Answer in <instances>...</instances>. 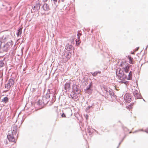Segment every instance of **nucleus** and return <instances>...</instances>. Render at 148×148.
Segmentation results:
<instances>
[{
    "mask_svg": "<svg viewBox=\"0 0 148 148\" xmlns=\"http://www.w3.org/2000/svg\"><path fill=\"white\" fill-rule=\"evenodd\" d=\"M13 44V42L12 40H10V42H8L5 45H4L2 47L1 46V49L0 52H2L3 51L7 52L10 49V47H11Z\"/></svg>",
    "mask_w": 148,
    "mask_h": 148,
    "instance_id": "obj_3",
    "label": "nucleus"
},
{
    "mask_svg": "<svg viewBox=\"0 0 148 148\" xmlns=\"http://www.w3.org/2000/svg\"><path fill=\"white\" fill-rule=\"evenodd\" d=\"M140 130H137V131H135L134 132L135 133V132H138V131H139Z\"/></svg>",
    "mask_w": 148,
    "mask_h": 148,
    "instance_id": "obj_41",
    "label": "nucleus"
},
{
    "mask_svg": "<svg viewBox=\"0 0 148 148\" xmlns=\"http://www.w3.org/2000/svg\"><path fill=\"white\" fill-rule=\"evenodd\" d=\"M81 34H80V33H78L77 34V36H81Z\"/></svg>",
    "mask_w": 148,
    "mask_h": 148,
    "instance_id": "obj_35",
    "label": "nucleus"
},
{
    "mask_svg": "<svg viewBox=\"0 0 148 148\" xmlns=\"http://www.w3.org/2000/svg\"><path fill=\"white\" fill-rule=\"evenodd\" d=\"M22 29L21 28L19 29L18 31L16 33L17 35L18 36L20 35L22 33Z\"/></svg>",
    "mask_w": 148,
    "mask_h": 148,
    "instance_id": "obj_21",
    "label": "nucleus"
},
{
    "mask_svg": "<svg viewBox=\"0 0 148 148\" xmlns=\"http://www.w3.org/2000/svg\"><path fill=\"white\" fill-rule=\"evenodd\" d=\"M3 80V78L2 76H0V88L2 86V84L3 82L2 81Z\"/></svg>",
    "mask_w": 148,
    "mask_h": 148,
    "instance_id": "obj_24",
    "label": "nucleus"
},
{
    "mask_svg": "<svg viewBox=\"0 0 148 148\" xmlns=\"http://www.w3.org/2000/svg\"><path fill=\"white\" fill-rule=\"evenodd\" d=\"M121 65L126 73H127L129 71V68L131 66L130 65L127 63L126 61L122 62L121 64Z\"/></svg>",
    "mask_w": 148,
    "mask_h": 148,
    "instance_id": "obj_6",
    "label": "nucleus"
},
{
    "mask_svg": "<svg viewBox=\"0 0 148 148\" xmlns=\"http://www.w3.org/2000/svg\"><path fill=\"white\" fill-rule=\"evenodd\" d=\"M48 0H43V1L44 2H47ZM50 0H49V2Z\"/></svg>",
    "mask_w": 148,
    "mask_h": 148,
    "instance_id": "obj_36",
    "label": "nucleus"
},
{
    "mask_svg": "<svg viewBox=\"0 0 148 148\" xmlns=\"http://www.w3.org/2000/svg\"><path fill=\"white\" fill-rule=\"evenodd\" d=\"M116 75L118 77V79L121 80L120 81L121 83H124L125 84L127 83V81H124L125 79L127 78V79L130 80L132 79V72L131 71H130L127 77V75H126L124 74L123 71L120 68H118L116 69Z\"/></svg>",
    "mask_w": 148,
    "mask_h": 148,
    "instance_id": "obj_1",
    "label": "nucleus"
},
{
    "mask_svg": "<svg viewBox=\"0 0 148 148\" xmlns=\"http://www.w3.org/2000/svg\"><path fill=\"white\" fill-rule=\"evenodd\" d=\"M42 8H43L44 11H48L51 9H53L52 8V7L51 6H49L47 3H44Z\"/></svg>",
    "mask_w": 148,
    "mask_h": 148,
    "instance_id": "obj_7",
    "label": "nucleus"
},
{
    "mask_svg": "<svg viewBox=\"0 0 148 148\" xmlns=\"http://www.w3.org/2000/svg\"><path fill=\"white\" fill-rule=\"evenodd\" d=\"M9 84L10 85V86L13 85L14 84V80L11 79H10L8 81Z\"/></svg>",
    "mask_w": 148,
    "mask_h": 148,
    "instance_id": "obj_18",
    "label": "nucleus"
},
{
    "mask_svg": "<svg viewBox=\"0 0 148 148\" xmlns=\"http://www.w3.org/2000/svg\"><path fill=\"white\" fill-rule=\"evenodd\" d=\"M121 142H120V143H119V145L121 144Z\"/></svg>",
    "mask_w": 148,
    "mask_h": 148,
    "instance_id": "obj_42",
    "label": "nucleus"
},
{
    "mask_svg": "<svg viewBox=\"0 0 148 148\" xmlns=\"http://www.w3.org/2000/svg\"><path fill=\"white\" fill-rule=\"evenodd\" d=\"M16 134H14L12 133V130H10L8 131L7 137L9 141L12 142H15V139L14 138L15 136H16Z\"/></svg>",
    "mask_w": 148,
    "mask_h": 148,
    "instance_id": "obj_4",
    "label": "nucleus"
},
{
    "mask_svg": "<svg viewBox=\"0 0 148 148\" xmlns=\"http://www.w3.org/2000/svg\"><path fill=\"white\" fill-rule=\"evenodd\" d=\"M42 100H39L38 102V105H42Z\"/></svg>",
    "mask_w": 148,
    "mask_h": 148,
    "instance_id": "obj_28",
    "label": "nucleus"
},
{
    "mask_svg": "<svg viewBox=\"0 0 148 148\" xmlns=\"http://www.w3.org/2000/svg\"><path fill=\"white\" fill-rule=\"evenodd\" d=\"M88 132L89 133H91V129L90 128H88Z\"/></svg>",
    "mask_w": 148,
    "mask_h": 148,
    "instance_id": "obj_31",
    "label": "nucleus"
},
{
    "mask_svg": "<svg viewBox=\"0 0 148 148\" xmlns=\"http://www.w3.org/2000/svg\"><path fill=\"white\" fill-rule=\"evenodd\" d=\"M145 132H147V133H148V129L147 130H146L145 131Z\"/></svg>",
    "mask_w": 148,
    "mask_h": 148,
    "instance_id": "obj_39",
    "label": "nucleus"
},
{
    "mask_svg": "<svg viewBox=\"0 0 148 148\" xmlns=\"http://www.w3.org/2000/svg\"><path fill=\"white\" fill-rule=\"evenodd\" d=\"M61 116H62L63 117H66L64 113H63Z\"/></svg>",
    "mask_w": 148,
    "mask_h": 148,
    "instance_id": "obj_33",
    "label": "nucleus"
},
{
    "mask_svg": "<svg viewBox=\"0 0 148 148\" xmlns=\"http://www.w3.org/2000/svg\"><path fill=\"white\" fill-rule=\"evenodd\" d=\"M101 73V72L100 71H96L92 73V74L93 76L95 77L98 74H100Z\"/></svg>",
    "mask_w": 148,
    "mask_h": 148,
    "instance_id": "obj_20",
    "label": "nucleus"
},
{
    "mask_svg": "<svg viewBox=\"0 0 148 148\" xmlns=\"http://www.w3.org/2000/svg\"><path fill=\"white\" fill-rule=\"evenodd\" d=\"M92 83H90L89 85V87H88L86 90V92L89 94H90L92 92Z\"/></svg>",
    "mask_w": 148,
    "mask_h": 148,
    "instance_id": "obj_12",
    "label": "nucleus"
},
{
    "mask_svg": "<svg viewBox=\"0 0 148 148\" xmlns=\"http://www.w3.org/2000/svg\"><path fill=\"white\" fill-rule=\"evenodd\" d=\"M88 117V116H87V117H86V119H87Z\"/></svg>",
    "mask_w": 148,
    "mask_h": 148,
    "instance_id": "obj_43",
    "label": "nucleus"
},
{
    "mask_svg": "<svg viewBox=\"0 0 148 148\" xmlns=\"http://www.w3.org/2000/svg\"><path fill=\"white\" fill-rule=\"evenodd\" d=\"M2 43L1 42H0V49H1V46L2 45Z\"/></svg>",
    "mask_w": 148,
    "mask_h": 148,
    "instance_id": "obj_37",
    "label": "nucleus"
},
{
    "mask_svg": "<svg viewBox=\"0 0 148 148\" xmlns=\"http://www.w3.org/2000/svg\"><path fill=\"white\" fill-rule=\"evenodd\" d=\"M133 93L135 99H138L140 98L141 96L139 94L138 90H134L133 92Z\"/></svg>",
    "mask_w": 148,
    "mask_h": 148,
    "instance_id": "obj_11",
    "label": "nucleus"
},
{
    "mask_svg": "<svg viewBox=\"0 0 148 148\" xmlns=\"http://www.w3.org/2000/svg\"><path fill=\"white\" fill-rule=\"evenodd\" d=\"M94 130L95 131H96V130Z\"/></svg>",
    "mask_w": 148,
    "mask_h": 148,
    "instance_id": "obj_44",
    "label": "nucleus"
},
{
    "mask_svg": "<svg viewBox=\"0 0 148 148\" xmlns=\"http://www.w3.org/2000/svg\"><path fill=\"white\" fill-rule=\"evenodd\" d=\"M110 96L112 98V97H115L114 93L113 92L112 90H111L110 91Z\"/></svg>",
    "mask_w": 148,
    "mask_h": 148,
    "instance_id": "obj_22",
    "label": "nucleus"
},
{
    "mask_svg": "<svg viewBox=\"0 0 148 148\" xmlns=\"http://www.w3.org/2000/svg\"><path fill=\"white\" fill-rule=\"evenodd\" d=\"M8 98L6 97H4L3 99H2V101L5 103H6L7 102H8Z\"/></svg>",
    "mask_w": 148,
    "mask_h": 148,
    "instance_id": "obj_19",
    "label": "nucleus"
},
{
    "mask_svg": "<svg viewBox=\"0 0 148 148\" xmlns=\"http://www.w3.org/2000/svg\"><path fill=\"white\" fill-rule=\"evenodd\" d=\"M42 103L44 104H47L49 102V99H47L45 97H43L42 98Z\"/></svg>",
    "mask_w": 148,
    "mask_h": 148,
    "instance_id": "obj_16",
    "label": "nucleus"
},
{
    "mask_svg": "<svg viewBox=\"0 0 148 148\" xmlns=\"http://www.w3.org/2000/svg\"><path fill=\"white\" fill-rule=\"evenodd\" d=\"M139 47H138L136 49V51H137L139 49Z\"/></svg>",
    "mask_w": 148,
    "mask_h": 148,
    "instance_id": "obj_38",
    "label": "nucleus"
},
{
    "mask_svg": "<svg viewBox=\"0 0 148 148\" xmlns=\"http://www.w3.org/2000/svg\"><path fill=\"white\" fill-rule=\"evenodd\" d=\"M76 44L77 45H79L80 43V40H78V41L76 40Z\"/></svg>",
    "mask_w": 148,
    "mask_h": 148,
    "instance_id": "obj_30",
    "label": "nucleus"
},
{
    "mask_svg": "<svg viewBox=\"0 0 148 148\" xmlns=\"http://www.w3.org/2000/svg\"><path fill=\"white\" fill-rule=\"evenodd\" d=\"M17 127L16 125H14L12 126V133L14 134H16L17 132Z\"/></svg>",
    "mask_w": 148,
    "mask_h": 148,
    "instance_id": "obj_14",
    "label": "nucleus"
},
{
    "mask_svg": "<svg viewBox=\"0 0 148 148\" xmlns=\"http://www.w3.org/2000/svg\"><path fill=\"white\" fill-rule=\"evenodd\" d=\"M5 65V63L2 60H0V68L3 67Z\"/></svg>",
    "mask_w": 148,
    "mask_h": 148,
    "instance_id": "obj_23",
    "label": "nucleus"
},
{
    "mask_svg": "<svg viewBox=\"0 0 148 148\" xmlns=\"http://www.w3.org/2000/svg\"><path fill=\"white\" fill-rule=\"evenodd\" d=\"M65 48L68 51H70L72 49L73 46L71 45L67 44L65 46Z\"/></svg>",
    "mask_w": 148,
    "mask_h": 148,
    "instance_id": "obj_15",
    "label": "nucleus"
},
{
    "mask_svg": "<svg viewBox=\"0 0 148 148\" xmlns=\"http://www.w3.org/2000/svg\"><path fill=\"white\" fill-rule=\"evenodd\" d=\"M80 36H77V38H78V39H79V38H80Z\"/></svg>",
    "mask_w": 148,
    "mask_h": 148,
    "instance_id": "obj_40",
    "label": "nucleus"
},
{
    "mask_svg": "<svg viewBox=\"0 0 148 148\" xmlns=\"http://www.w3.org/2000/svg\"><path fill=\"white\" fill-rule=\"evenodd\" d=\"M71 94L70 96L74 99H76L77 97V95L79 94V89L78 88L77 86L75 84H73L72 86V90L71 91Z\"/></svg>",
    "mask_w": 148,
    "mask_h": 148,
    "instance_id": "obj_2",
    "label": "nucleus"
},
{
    "mask_svg": "<svg viewBox=\"0 0 148 148\" xmlns=\"http://www.w3.org/2000/svg\"><path fill=\"white\" fill-rule=\"evenodd\" d=\"M3 40H4V41H5L6 40H8V38H6V37L5 36H3L2 38Z\"/></svg>",
    "mask_w": 148,
    "mask_h": 148,
    "instance_id": "obj_27",
    "label": "nucleus"
},
{
    "mask_svg": "<svg viewBox=\"0 0 148 148\" xmlns=\"http://www.w3.org/2000/svg\"><path fill=\"white\" fill-rule=\"evenodd\" d=\"M64 56L66 57V59L67 60L69 59L71 56V53L69 52H65L64 54Z\"/></svg>",
    "mask_w": 148,
    "mask_h": 148,
    "instance_id": "obj_13",
    "label": "nucleus"
},
{
    "mask_svg": "<svg viewBox=\"0 0 148 148\" xmlns=\"http://www.w3.org/2000/svg\"><path fill=\"white\" fill-rule=\"evenodd\" d=\"M64 89L65 92H70L71 88L70 87V84L69 83L66 82L64 85Z\"/></svg>",
    "mask_w": 148,
    "mask_h": 148,
    "instance_id": "obj_9",
    "label": "nucleus"
},
{
    "mask_svg": "<svg viewBox=\"0 0 148 148\" xmlns=\"http://www.w3.org/2000/svg\"><path fill=\"white\" fill-rule=\"evenodd\" d=\"M91 107H92L91 106H88V107L87 108V109H90V108H91Z\"/></svg>",
    "mask_w": 148,
    "mask_h": 148,
    "instance_id": "obj_34",
    "label": "nucleus"
},
{
    "mask_svg": "<svg viewBox=\"0 0 148 148\" xmlns=\"http://www.w3.org/2000/svg\"><path fill=\"white\" fill-rule=\"evenodd\" d=\"M101 88L103 92V96H105L106 98L110 96V90L109 89H108L104 86H101Z\"/></svg>",
    "mask_w": 148,
    "mask_h": 148,
    "instance_id": "obj_5",
    "label": "nucleus"
},
{
    "mask_svg": "<svg viewBox=\"0 0 148 148\" xmlns=\"http://www.w3.org/2000/svg\"><path fill=\"white\" fill-rule=\"evenodd\" d=\"M4 143L5 144H7L8 143V141L7 140H4Z\"/></svg>",
    "mask_w": 148,
    "mask_h": 148,
    "instance_id": "obj_32",
    "label": "nucleus"
},
{
    "mask_svg": "<svg viewBox=\"0 0 148 148\" xmlns=\"http://www.w3.org/2000/svg\"><path fill=\"white\" fill-rule=\"evenodd\" d=\"M128 59L129 60V63L130 64H133V63L132 62L133 58H131V57H129Z\"/></svg>",
    "mask_w": 148,
    "mask_h": 148,
    "instance_id": "obj_25",
    "label": "nucleus"
},
{
    "mask_svg": "<svg viewBox=\"0 0 148 148\" xmlns=\"http://www.w3.org/2000/svg\"><path fill=\"white\" fill-rule=\"evenodd\" d=\"M44 97H45L46 98H47V99H49L50 97V95L49 94H46L45 96Z\"/></svg>",
    "mask_w": 148,
    "mask_h": 148,
    "instance_id": "obj_29",
    "label": "nucleus"
},
{
    "mask_svg": "<svg viewBox=\"0 0 148 148\" xmlns=\"http://www.w3.org/2000/svg\"><path fill=\"white\" fill-rule=\"evenodd\" d=\"M40 7V4L39 3L36 4L32 8L33 10H39Z\"/></svg>",
    "mask_w": 148,
    "mask_h": 148,
    "instance_id": "obj_17",
    "label": "nucleus"
},
{
    "mask_svg": "<svg viewBox=\"0 0 148 148\" xmlns=\"http://www.w3.org/2000/svg\"><path fill=\"white\" fill-rule=\"evenodd\" d=\"M124 99L126 102L129 103L131 101V97L130 95L128 93L125 94L124 97Z\"/></svg>",
    "mask_w": 148,
    "mask_h": 148,
    "instance_id": "obj_10",
    "label": "nucleus"
},
{
    "mask_svg": "<svg viewBox=\"0 0 148 148\" xmlns=\"http://www.w3.org/2000/svg\"><path fill=\"white\" fill-rule=\"evenodd\" d=\"M11 87L10 85L8 82L6 84H5V88L7 89H9Z\"/></svg>",
    "mask_w": 148,
    "mask_h": 148,
    "instance_id": "obj_26",
    "label": "nucleus"
},
{
    "mask_svg": "<svg viewBox=\"0 0 148 148\" xmlns=\"http://www.w3.org/2000/svg\"><path fill=\"white\" fill-rule=\"evenodd\" d=\"M52 8L55 10L58 5L59 2V0H51Z\"/></svg>",
    "mask_w": 148,
    "mask_h": 148,
    "instance_id": "obj_8",
    "label": "nucleus"
}]
</instances>
